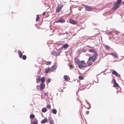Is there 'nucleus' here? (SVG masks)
Masks as SVG:
<instances>
[{
    "label": "nucleus",
    "instance_id": "nucleus-35",
    "mask_svg": "<svg viewBox=\"0 0 124 124\" xmlns=\"http://www.w3.org/2000/svg\"><path fill=\"white\" fill-rule=\"evenodd\" d=\"M114 33L118 35L120 33V32L117 31H115L114 32Z\"/></svg>",
    "mask_w": 124,
    "mask_h": 124
},
{
    "label": "nucleus",
    "instance_id": "nucleus-47",
    "mask_svg": "<svg viewBox=\"0 0 124 124\" xmlns=\"http://www.w3.org/2000/svg\"><path fill=\"white\" fill-rule=\"evenodd\" d=\"M63 48V47H62V46L60 48V50H62V49Z\"/></svg>",
    "mask_w": 124,
    "mask_h": 124
},
{
    "label": "nucleus",
    "instance_id": "nucleus-5",
    "mask_svg": "<svg viewBox=\"0 0 124 124\" xmlns=\"http://www.w3.org/2000/svg\"><path fill=\"white\" fill-rule=\"evenodd\" d=\"M98 56V54H95V55H93L92 56V61L93 62H94L96 59V58Z\"/></svg>",
    "mask_w": 124,
    "mask_h": 124
},
{
    "label": "nucleus",
    "instance_id": "nucleus-30",
    "mask_svg": "<svg viewBox=\"0 0 124 124\" xmlns=\"http://www.w3.org/2000/svg\"><path fill=\"white\" fill-rule=\"evenodd\" d=\"M32 124H38V122L37 121H33L32 123Z\"/></svg>",
    "mask_w": 124,
    "mask_h": 124
},
{
    "label": "nucleus",
    "instance_id": "nucleus-12",
    "mask_svg": "<svg viewBox=\"0 0 124 124\" xmlns=\"http://www.w3.org/2000/svg\"><path fill=\"white\" fill-rule=\"evenodd\" d=\"M62 46L63 48L65 49L68 47L69 46V45L68 44H66L63 45Z\"/></svg>",
    "mask_w": 124,
    "mask_h": 124
},
{
    "label": "nucleus",
    "instance_id": "nucleus-27",
    "mask_svg": "<svg viewBox=\"0 0 124 124\" xmlns=\"http://www.w3.org/2000/svg\"><path fill=\"white\" fill-rule=\"evenodd\" d=\"M48 120L49 122V123L52 122L54 121L51 118H48Z\"/></svg>",
    "mask_w": 124,
    "mask_h": 124
},
{
    "label": "nucleus",
    "instance_id": "nucleus-48",
    "mask_svg": "<svg viewBox=\"0 0 124 124\" xmlns=\"http://www.w3.org/2000/svg\"><path fill=\"white\" fill-rule=\"evenodd\" d=\"M98 80H97L95 82H96L97 83H98Z\"/></svg>",
    "mask_w": 124,
    "mask_h": 124
},
{
    "label": "nucleus",
    "instance_id": "nucleus-33",
    "mask_svg": "<svg viewBox=\"0 0 124 124\" xmlns=\"http://www.w3.org/2000/svg\"><path fill=\"white\" fill-rule=\"evenodd\" d=\"M80 62V63L82 64H85V62L84 61H81Z\"/></svg>",
    "mask_w": 124,
    "mask_h": 124
},
{
    "label": "nucleus",
    "instance_id": "nucleus-31",
    "mask_svg": "<svg viewBox=\"0 0 124 124\" xmlns=\"http://www.w3.org/2000/svg\"><path fill=\"white\" fill-rule=\"evenodd\" d=\"M37 17L36 19V21H38L40 19V17L38 15H37Z\"/></svg>",
    "mask_w": 124,
    "mask_h": 124
},
{
    "label": "nucleus",
    "instance_id": "nucleus-16",
    "mask_svg": "<svg viewBox=\"0 0 124 124\" xmlns=\"http://www.w3.org/2000/svg\"><path fill=\"white\" fill-rule=\"evenodd\" d=\"M112 74L116 76H117L118 75V73L115 70L113 71L112 72Z\"/></svg>",
    "mask_w": 124,
    "mask_h": 124
},
{
    "label": "nucleus",
    "instance_id": "nucleus-23",
    "mask_svg": "<svg viewBox=\"0 0 124 124\" xmlns=\"http://www.w3.org/2000/svg\"><path fill=\"white\" fill-rule=\"evenodd\" d=\"M52 111L53 113L56 114L57 113V110L55 109H53L52 110Z\"/></svg>",
    "mask_w": 124,
    "mask_h": 124
},
{
    "label": "nucleus",
    "instance_id": "nucleus-43",
    "mask_svg": "<svg viewBox=\"0 0 124 124\" xmlns=\"http://www.w3.org/2000/svg\"><path fill=\"white\" fill-rule=\"evenodd\" d=\"M47 82L48 83H49L50 82V79H48L47 80Z\"/></svg>",
    "mask_w": 124,
    "mask_h": 124
},
{
    "label": "nucleus",
    "instance_id": "nucleus-9",
    "mask_svg": "<svg viewBox=\"0 0 124 124\" xmlns=\"http://www.w3.org/2000/svg\"><path fill=\"white\" fill-rule=\"evenodd\" d=\"M89 52L91 53L93 52L95 54H98L96 51L93 49H90L89 50Z\"/></svg>",
    "mask_w": 124,
    "mask_h": 124
},
{
    "label": "nucleus",
    "instance_id": "nucleus-36",
    "mask_svg": "<svg viewBox=\"0 0 124 124\" xmlns=\"http://www.w3.org/2000/svg\"><path fill=\"white\" fill-rule=\"evenodd\" d=\"M70 68L71 69L72 68H74V67L72 65H70L69 66Z\"/></svg>",
    "mask_w": 124,
    "mask_h": 124
},
{
    "label": "nucleus",
    "instance_id": "nucleus-29",
    "mask_svg": "<svg viewBox=\"0 0 124 124\" xmlns=\"http://www.w3.org/2000/svg\"><path fill=\"white\" fill-rule=\"evenodd\" d=\"M104 46L105 47V48L106 49H107L108 50H109V47L108 46H106V45H105Z\"/></svg>",
    "mask_w": 124,
    "mask_h": 124
},
{
    "label": "nucleus",
    "instance_id": "nucleus-22",
    "mask_svg": "<svg viewBox=\"0 0 124 124\" xmlns=\"http://www.w3.org/2000/svg\"><path fill=\"white\" fill-rule=\"evenodd\" d=\"M52 54L54 56H56L57 55V53L56 51H53L52 53Z\"/></svg>",
    "mask_w": 124,
    "mask_h": 124
},
{
    "label": "nucleus",
    "instance_id": "nucleus-2",
    "mask_svg": "<svg viewBox=\"0 0 124 124\" xmlns=\"http://www.w3.org/2000/svg\"><path fill=\"white\" fill-rule=\"evenodd\" d=\"M63 6V5H58L56 8V12H59L61 11Z\"/></svg>",
    "mask_w": 124,
    "mask_h": 124
},
{
    "label": "nucleus",
    "instance_id": "nucleus-8",
    "mask_svg": "<svg viewBox=\"0 0 124 124\" xmlns=\"http://www.w3.org/2000/svg\"><path fill=\"white\" fill-rule=\"evenodd\" d=\"M70 23L73 24H76V22L75 20L72 19L70 20Z\"/></svg>",
    "mask_w": 124,
    "mask_h": 124
},
{
    "label": "nucleus",
    "instance_id": "nucleus-1",
    "mask_svg": "<svg viewBox=\"0 0 124 124\" xmlns=\"http://www.w3.org/2000/svg\"><path fill=\"white\" fill-rule=\"evenodd\" d=\"M121 2V0H118L117 2L114 3L113 5V7L114 8L117 9L119 8L120 6L119 4Z\"/></svg>",
    "mask_w": 124,
    "mask_h": 124
},
{
    "label": "nucleus",
    "instance_id": "nucleus-45",
    "mask_svg": "<svg viewBox=\"0 0 124 124\" xmlns=\"http://www.w3.org/2000/svg\"><path fill=\"white\" fill-rule=\"evenodd\" d=\"M117 77H121V75L120 74H119V75H118H118L117 76Z\"/></svg>",
    "mask_w": 124,
    "mask_h": 124
},
{
    "label": "nucleus",
    "instance_id": "nucleus-21",
    "mask_svg": "<svg viewBox=\"0 0 124 124\" xmlns=\"http://www.w3.org/2000/svg\"><path fill=\"white\" fill-rule=\"evenodd\" d=\"M64 78L65 80L67 81L68 80V76L67 75H65L64 76Z\"/></svg>",
    "mask_w": 124,
    "mask_h": 124
},
{
    "label": "nucleus",
    "instance_id": "nucleus-15",
    "mask_svg": "<svg viewBox=\"0 0 124 124\" xmlns=\"http://www.w3.org/2000/svg\"><path fill=\"white\" fill-rule=\"evenodd\" d=\"M18 53L19 54V57L20 58H21L22 57V55H23V54H22V52L21 51H20L19 50L18 51Z\"/></svg>",
    "mask_w": 124,
    "mask_h": 124
},
{
    "label": "nucleus",
    "instance_id": "nucleus-26",
    "mask_svg": "<svg viewBox=\"0 0 124 124\" xmlns=\"http://www.w3.org/2000/svg\"><path fill=\"white\" fill-rule=\"evenodd\" d=\"M51 62L50 61H47L46 62V64L48 65L51 64Z\"/></svg>",
    "mask_w": 124,
    "mask_h": 124
},
{
    "label": "nucleus",
    "instance_id": "nucleus-46",
    "mask_svg": "<svg viewBox=\"0 0 124 124\" xmlns=\"http://www.w3.org/2000/svg\"><path fill=\"white\" fill-rule=\"evenodd\" d=\"M43 15H44V16H45L46 15V13L45 12H44V13H43Z\"/></svg>",
    "mask_w": 124,
    "mask_h": 124
},
{
    "label": "nucleus",
    "instance_id": "nucleus-13",
    "mask_svg": "<svg viewBox=\"0 0 124 124\" xmlns=\"http://www.w3.org/2000/svg\"><path fill=\"white\" fill-rule=\"evenodd\" d=\"M41 77L40 76H38L36 79V82L37 83L39 82L41 80Z\"/></svg>",
    "mask_w": 124,
    "mask_h": 124
},
{
    "label": "nucleus",
    "instance_id": "nucleus-25",
    "mask_svg": "<svg viewBox=\"0 0 124 124\" xmlns=\"http://www.w3.org/2000/svg\"><path fill=\"white\" fill-rule=\"evenodd\" d=\"M42 112L43 113H45L47 111V109L46 108H43L42 110Z\"/></svg>",
    "mask_w": 124,
    "mask_h": 124
},
{
    "label": "nucleus",
    "instance_id": "nucleus-38",
    "mask_svg": "<svg viewBox=\"0 0 124 124\" xmlns=\"http://www.w3.org/2000/svg\"><path fill=\"white\" fill-rule=\"evenodd\" d=\"M46 107L47 108H51V106L49 105H47L46 106Z\"/></svg>",
    "mask_w": 124,
    "mask_h": 124
},
{
    "label": "nucleus",
    "instance_id": "nucleus-10",
    "mask_svg": "<svg viewBox=\"0 0 124 124\" xmlns=\"http://www.w3.org/2000/svg\"><path fill=\"white\" fill-rule=\"evenodd\" d=\"M78 65V67L80 69H81L82 68H84L85 66L83 65L82 64L80 63V62L79 63Z\"/></svg>",
    "mask_w": 124,
    "mask_h": 124
},
{
    "label": "nucleus",
    "instance_id": "nucleus-41",
    "mask_svg": "<svg viewBox=\"0 0 124 124\" xmlns=\"http://www.w3.org/2000/svg\"><path fill=\"white\" fill-rule=\"evenodd\" d=\"M92 57H89L88 59V61H90V60L91 59H92Z\"/></svg>",
    "mask_w": 124,
    "mask_h": 124
},
{
    "label": "nucleus",
    "instance_id": "nucleus-40",
    "mask_svg": "<svg viewBox=\"0 0 124 124\" xmlns=\"http://www.w3.org/2000/svg\"><path fill=\"white\" fill-rule=\"evenodd\" d=\"M112 33V32L110 31L108 32V34L109 35H111Z\"/></svg>",
    "mask_w": 124,
    "mask_h": 124
},
{
    "label": "nucleus",
    "instance_id": "nucleus-7",
    "mask_svg": "<svg viewBox=\"0 0 124 124\" xmlns=\"http://www.w3.org/2000/svg\"><path fill=\"white\" fill-rule=\"evenodd\" d=\"M40 90H43L45 87V85L43 83H41L40 84Z\"/></svg>",
    "mask_w": 124,
    "mask_h": 124
},
{
    "label": "nucleus",
    "instance_id": "nucleus-42",
    "mask_svg": "<svg viewBox=\"0 0 124 124\" xmlns=\"http://www.w3.org/2000/svg\"><path fill=\"white\" fill-rule=\"evenodd\" d=\"M89 111H86V113L87 115L88 114H89Z\"/></svg>",
    "mask_w": 124,
    "mask_h": 124
},
{
    "label": "nucleus",
    "instance_id": "nucleus-24",
    "mask_svg": "<svg viewBox=\"0 0 124 124\" xmlns=\"http://www.w3.org/2000/svg\"><path fill=\"white\" fill-rule=\"evenodd\" d=\"M35 115L33 114H31L30 116V118L31 119H32L34 118Z\"/></svg>",
    "mask_w": 124,
    "mask_h": 124
},
{
    "label": "nucleus",
    "instance_id": "nucleus-32",
    "mask_svg": "<svg viewBox=\"0 0 124 124\" xmlns=\"http://www.w3.org/2000/svg\"><path fill=\"white\" fill-rule=\"evenodd\" d=\"M26 58V56L25 55H23L22 56V59H23L25 60Z\"/></svg>",
    "mask_w": 124,
    "mask_h": 124
},
{
    "label": "nucleus",
    "instance_id": "nucleus-14",
    "mask_svg": "<svg viewBox=\"0 0 124 124\" xmlns=\"http://www.w3.org/2000/svg\"><path fill=\"white\" fill-rule=\"evenodd\" d=\"M110 54L112 55L113 57H114L115 58H117L118 57L117 54H116L111 53Z\"/></svg>",
    "mask_w": 124,
    "mask_h": 124
},
{
    "label": "nucleus",
    "instance_id": "nucleus-28",
    "mask_svg": "<svg viewBox=\"0 0 124 124\" xmlns=\"http://www.w3.org/2000/svg\"><path fill=\"white\" fill-rule=\"evenodd\" d=\"M48 120L49 122V123L52 122L54 121L51 118H48Z\"/></svg>",
    "mask_w": 124,
    "mask_h": 124
},
{
    "label": "nucleus",
    "instance_id": "nucleus-18",
    "mask_svg": "<svg viewBox=\"0 0 124 124\" xmlns=\"http://www.w3.org/2000/svg\"><path fill=\"white\" fill-rule=\"evenodd\" d=\"M51 71V69L50 68H48L45 70V72L46 73H48L50 71Z\"/></svg>",
    "mask_w": 124,
    "mask_h": 124
},
{
    "label": "nucleus",
    "instance_id": "nucleus-3",
    "mask_svg": "<svg viewBox=\"0 0 124 124\" xmlns=\"http://www.w3.org/2000/svg\"><path fill=\"white\" fill-rule=\"evenodd\" d=\"M85 10L86 11H91L93 10V9L92 8L90 7L89 6L85 5H83Z\"/></svg>",
    "mask_w": 124,
    "mask_h": 124
},
{
    "label": "nucleus",
    "instance_id": "nucleus-37",
    "mask_svg": "<svg viewBox=\"0 0 124 124\" xmlns=\"http://www.w3.org/2000/svg\"><path fill=\"white\" fill-rule=\"evenodd\" d=\"M48 93L47 92L45 93H44V95H45V96H48Z\"/></svg>",
    "mask_w": 124,
    "mask_h": 124
},
{
    "label": "nucleus",
    "instance_id": "nucleus-6",
    "mask_svg": "<svg viewBox=\"0 0 124 124\" xmlns=\"http://www.w3.org/2000/svg\"><path fill=\"white\" fill-rule=\"evenodd\" d=\"M65 22V20L62 19H61L57 20L56 22L57 23H63Z\"/></svg>",
    "mask_w": 124,
    "mask_h": 124
},
{
    "label": "nucleus",
    "instance_id": "nucleus-39",
    "mask_svg": "<svg viewBox=\"0 0 124 124\" xmlns=\"http://www.w3.org/2000/svg\"><path fill=\"white\" fill-rule=\"evenodd\" d=\"M92 64V63L91 62H90L88 64V66H91Z\"/></svg>",
    "mask_w": 124,
    "mask_h": 124
},
{
    "label": "nucleus",
    "instance_id": "nucleus-20",
    "mask_svg": "<svg viewBox=\"0 0 124 124\" xmlns=\"http://www.w3.org/2000/svg\"><path fill=\"white\" fill-rule=\"evenodd\" d=\"M47 121V120L46 119H45L41 121V122L42 123L44 124Z\"/></svg>",
    "mask_w": 124,
    "mask_h": 124
},
{
    "label": "nucleus",
    "instance_id": "nucleus-34",
    "mask_svg": "<svg viewBox=\"0 0 124 124\" xmlns=\"http://www.w3.org/2000/svg\"><path fill=\"white\" fill-rule=\"evenodd\" d=\"M83 77L81 76H79L78 77V78L80 80H83Z\"/></svg>",
    "mask_w": 124,
    "mask_h": 124
},
{
    "label": "nucleus",
    "instance_id": "nucleus-19",
    "mask_svg": "<svg viewBox=\"0 0 124 124\" xmlns=\"http://www.w3.org/2000/svg\"><path fill=\"white\" fill-rule=\"evenodd\" d=\"M75 61L77 65H78L80 63V62L78 60L77 58H75Z\"/></svg>",
    "mask_w": 124,
    "mask_h": 124
},
{
    "label": "nucleus",
    "instance_id": "nucleus-17",
    "mask_svg": "<svg viewBox=\"0 0 124 124\" xmlns=\"http://www.w3.org/2000/svg\"><path fill=\"white\" fill-rule=\"evenodd\" d=\"M45 78L44 77H43L41 79V83H43L45 81Z\"/></svg>",
    "mask_w": 124,
    "mask_h": 124
},
{
    "label": "nucleus",
    "instance_id": "nucleus-4",
    "mask_svg": "<svg viewBox=\"0 0 124 124\" xmlns=\"http://www.w3.org/2000/svg\"><path fill=\"white\" fill-rule=\"evenodd\" d=\"M113 83L114 84L113 87H118L119 85L116 82L115 79H113L112 80Z\"/></svg>",
    "mask_w": 124,
    "mask_h": 124
},
{
    "label": "nucleus",
    "instance_id": "nucleus-44",
    "mask_svg": "<svg viewBox=\"0 0 124 124\" xmlns=\"http://www.w3.org/2000/svg\"><path fill=\"white\" fill-rule=\"evenodd\" d=\"M49 123L50 124H54V121H52V122H50V123Z\"/></svg>",
    "mask_w": 124,
    "mask_h": 124
},
{
    "label": "nucleus",
    "instance_id": "nucleus-11",
    "mask_svg": "<svg viewBox=\"0 0 124 124\" xmlns=\"http://www.w3.org/2000/svg\"><path fill=\"white\" fill-rule=\"evenodd\" d=\"M56 66L55 65L52 66L51 69V71H53L55 70L56 69Z\"/></svg>",
    "mask_w": 124,
    "mask_h": 124
}]
</instances>
